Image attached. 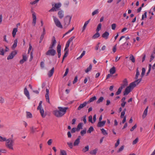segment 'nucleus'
Returning <instances> with one entry per match:
<instances>
[{
    "mask_svg": "<svg viewBox=\"0 0 155 155\" xmlns=\"http://www.w3.org/2000/svg\"><path fill=\"white\" fill-rule=\"evenodd\" d=\"M141 81V78L136 80L130 83L129 86L128 85V82L127 78L124 79L122 81V83L120 87H135L137 86Z\"/></svg>",
    "mask_w": 155,
    "mask_h": 155,
    "instance_id": "obj_1",
    "label": "nucleus"
},
{
    "mask_svg": "<svg viewBox=\"0 0 155 155\" xmlns=\"http://www.w3.org/2000/svg\"><path fill=\"white\" fill-rule=\"evenodd\" d=\"M6 147L10 149H13V145L14 141L11 138H9L6 140Z\"/></svg>",
    "mask_w": 155,
    "mask_h": 155,
    "instance_id": "obj_2",
    "label": "nucleus"
},
{
    "mask_svg": "<svg viewBox=\"0 0 155 155\" xmlns=\"http://www.w3.org/2000/svg\"><path fill=\"white\" fill-rule=\"evenodd\" d=\"M72 16L69 15L66 16L64 18V28H66L69 25Z\"/></svg>",
    "mask_w": 155,
    "mask_h": 155,
    "instance_id": "obj_3",
    "label": "nucleus"
},
{
    "mask_svg": "<svg viewBox=\"0 0 155 155\" xmlns=\"http://www.w3.org/2000/svg\"><path fill=\"white\" fill-rule=\"evenodd\" d=\"M61 5L60 3H55L54 5V7L50 9L49 11V12L56 11L61 6Z\"/></svg>",
    "mask_w": 155,
    "mask_h": 155,
    "instance_id": "obj_4",
    "label": "nucleus"
},
{
    "mask_svg": "<svg viewBox=\"0 0 155 155\" xmlns=\"http://www.w3.org/2000/svg\"><path fill=\"white\" fill-rule=\"evenodd\" d=\"M56 54V51L54 49H49L46 53V55L53 56Z\"/></svg>",
    "mask_w": 155,
    "mask_h": 155,
    "instance_id": "obj_5",
    "label": "nucleus"
},
{
    "mask_svg": "<svg viewBox=\"0 0 155 155\" xmlns=\"http://www.w3.org/2000/svg\"><path fill=\"white\" fill-rule=\"evenodd\" d=\"M53 17L56 26L59 28H62V26L58 19L54 16H53Z\"/></svg>",
    "mask_w": 155,
    "mask_h": 155,
    "instance_id": "obj_6",
    "label": "nucleus"
},
{
    "mask_svg": "<svg viewBox=\"0 0 155 155\" xmlns=\"http://www.w3.org/2000/svg\"><path fill=\"white\" fill-rule=\"evenodd\" d=\"M58 109L59 110V111H61V113L62 114V116L66 113L67 110L68 109V107H58Z\"/></svg>",
    "mask_w": 155,
    "mask_h": 155,
    "instance_id": "obj_7",
    "label": "nucleus"
},
{
    "mask_svg": "<svg viewBox=\"0 0 155 155\" xmlns=\"http://www.w3.org/2000/svg\"><path fill=\"white\" fill-rule=\"evenodd\" d=\"M31 12L32 13V18H33V21L32 24L34 25V26H35L36 22V14L33 11V8H31Z\"/></svg>",
    "mask_w": 155,
    "mask_h": 155,
    "instance_id": "obj_8",
    "label": "nucleus"
},
{
    "mask_svg": "<svg viewBox=\"0 0 155 155\" xmlns=\"http://www.w3.org/2000/svg\"><path fill=\"white\" fill-rule=\"evenodd\" d=\"M56 43L55 38L54 36H53L52 40V43L49 47V49H53V48L54 47Z\"/></svg>",
    "mask_w": 155,
    "mask_h": 155,
    "instance_id": "obj_9",
    "label": "nucleus"
},
{
    "mask_svg": "<svg viewBox=\"0 0 155 155\" xmlns=\"http://www.w3.org/2000/svg\"><path fill=\"white\" fill-rule=\"evenodd\" d=\"M61 113V111H59V110H55L54 111L53 114L54 115L58 117H61L62 116V114Z\"/></svg>",
    "mask_w": 155,
    "mask_h": 155,
    "instance_id": "obj_10",
    "label": "nucleus"
},
{
    "mask_svg": "<svg viewBox=\"0 0 155 155\" xmlns=\"http://www.w3.org/2000/svg\"><path fill=\"white\" fill-rule=\"evenodd\" d=\"M57 51L58 53V57L60 58L61 56V46L60 44H58L57 47Z\"/></svg>",
    "mask_w": 155,
    "mask_h": 155,
    "instance_id": "obj_11",
    "label": "nucleus"
},
{
    "mask_svg": "<svg viewBox=\"0 0 155 155\" xmlns=\"http://www.w3.org/2000/svg\"><path fill=\"white\" fill-rule=\"evenodd\" d=\"M46 94H45V97L46 101L49 104L50 103L49 98V89L47 88L46 90Z\"/></svg>",
    "mask_w": 155,
    "mask_h": 155,
    "instance_id": "obj_12",
    "label": "nucleus"
},
{
    "mask_svg": "<svg viewBox=\"0 0 155 155\" xmlns=\"http://www.w3.org/2000/svg\"><path fill=\"white\" fill-rule=\"evenodd\" d=\"M133 88H126V89L124 92V95H127Z\"/></svg>",
    "mask_w": 155,
    "mask_h": 155,
    "instance_id": "obj_13",
    "label": "nucleus"
},
{
    "mask_svg": "<svg viewBox=\"0 0 155 155\" xmlns=\"http://www.w3.org/2000/svg\"><path fill=\"white\" fill-rule=\"evenodd\" d=\"M87 104V102H85L81 104L78 108L77 110H80L81 109L86 106Z\"/></svg>",
    "mask_w": 155,
    "mask_h": 155,
    "instance_id": "obj_14",
    "label": "nucleus"
},
{
    "mask_svg": "<svg viewBox=\"0 0 155 155\" xmlns=\"http://www.w3.org/2000/svg\"><path fill=\"white\" fill-rule=\"evenodd\" d=\"M24 94L25 96L27 97L28 99H30L29 93L28 91V90L26 88H25L24 89Z\"/></svg>",
    "mask_w": 155,
    "mask_h": 155,
    "instance_id": "obj_15",
    "label": "nucleus"
},
{
    "mask_svg": "<svg viewBox=\"0 0 155 155\" xmlns=\"http://www.w3.org/2000/svg\"><path fill=\"white\" fill-rule=\"evenodd\" d=\"M106 122V120L103 121H99L97 124V127H103L105 125Z\"/></svg>",
    "mask_w": 155,
    "mask_h": 155,
    "instance_id": "obj_16",
    "label": "nucleus"
},
{
    "mask_svg": "<svg viewBox=\"0 0 155 155\" xmlns=\"http://www.w3.org/2000/svg\"><path fill=\"white\" fill-rule=\"evenodd\" d=\"M109 34V32L107 31L105 32L102 35V37L107 39L108 38Z\"/></svg>",
    "mask_w": 155,
    "mask_h": 155,
    "instance_id": "obj_17",
    "label": "nucleus"
},
{
    "mask_svg": "<svg viewBox=\"0 0 155 155\" xmlns=\"http://www.w3.org/2000/svg\"><path fill=\"white\" fill-rule=\"evenodd\" d=\"M148 108V107L147 106L144 110L142 115V118L143 119L147 115Z\"/></svg>",
    "mask_w": 155,
    "mask_h": 155,
    "instance_id": "obj_18",
    "label": "nucleus"
},
{
    "mask_svg": "<svg viewBox=\"0 0 155 155\" xmlns=\"http://www.w3.org/2000/svg\"><path fill=\"white\" fill-rule=\"evenodd\" d=\"M54 68L53 67L51 69V70L49 71V72H48V76L49 77H51L52 76V75L53 74V73L54 72Z\"/></svg>",
    "mask_w": 155,
    "mask_h": 155,
    "instance_id": "obj_19",
    "label": "nucleus"
},
{
    "mask_svg": "<svg viewBox=\"0 0 155 155\" xmlns=\"http://www.w3.org/2000/svg\"><path fill=\"white\" fill-rule=\"evenodd\" d=\"M116 68L114 66H113L110 70V74H113L115 73V72H116Z\"/></svg>",
    "mask_w": 155,
    "mask_h": 155,
    "instance_id": "obj_20",
    "label": "nucleus"
},
{
    "mask_svg": "<svg viewBox=\"0 0 155 155\" xmlns=\"http://www.w3.org/2000/svg\"><path fill=\"white\" fill-rule=\"evenodd\" d=\"M41 115L42 117H45L46 115L44 114V111L42 107H41L39 109Z\"/></svg>",
    "mask_w": 155,
    "mask_h": 155,
    "instance_id": "obj_21",
    "label": "nucleus"
},
{
    "mask_svg": "<svg viewBox=\"0 0 155 155\" xmlns=\"http://www.w3.org/2000/svg\"><path fill=\"white\" fill-rule=\"evenodd\" d=\"M18 41L17 39H15L14 42V44L12 47V48L13 49H14L17 47Z\"/></svg>",
    "mask_w": 155,
    "mask_h": 155,
    "instance_id": "obj_22",
    "label": "nucleus"
},
{
    "mask_svg": "<svg viewBox=\"0 0 155 155\" xmlns=\"http://www.w3.org/2000/svg\"><path fill=\"white\" fill-rule=\"evenodd\" d=\"M58 15L59 18L60 19H62L64 17L63 12L62 10H61L59 11L58 12Z\"/></svg>",
    "mask_w": 155,
    "mask_h": 155,
    "instance_id": "obj_23",
    "label": "nucleus"
},
{
    "mask_svg": "<svg viewBox=\"0 0 155 155\" xmlns=\"http://www.w3.org/2000/svg\"><path fill=\"white\" fill-rule=\"evenodd\" d=\"M82 124H83L81 123H79L77 126V128L76 129V131H79L80 129H82Z\"/></svg>",
    "mask_w": 155,
    "mask_h": 155,
    "instance_id": "obj_24",
    "label": "nucleus"
},
{
    "mask_svg": "<svg viewBox=\"0 0 155 155\" xmlns=\"http://www.w3.org/2000/svg\"><path fill=\"white\" fill-rule=\"evenodd\" d=\"M90 21V19H89L88 21H86V22H85V23L84 25L82 28V32H83L84 31V30L85 29V28H86L87 25L89 23Z\"/></svg>",
    "mask_w": 155,
    "mask_h": 155,
    "instance_id": "obj_25",
    "label": "nucleus"
},
{
    "mask_svg": "<svg viewBox=\"0 0 155 155\" xmlns=\"http://www.w3.org/2000/svg\"><path fill=\"white\" fill-rule=\"evenodd\" d=\"M140 75V73L138 70V67H137L136 69V74L135 77L136 80L138 79V77Z\"/></svg>",
    "mask_w": 155,
    "mask_h": 155,
    "instance_id": "obj_26",
    "label": "nucleus"
},
{
    "mask_svg": "<svg viewBox=\"0 0 155 155\" xmlns=\"http://www.w3.org/2000/svg\"><path fill=\"white\" fill-rule=\"evenodd\" d=\"M96 97L95 96L91 98H90L89 100L87 102L88 104L89 103L91 102H92L96 100Z\"/></svg>",
    "mask_w": 155,
    "mask_h": 155,
    "instance_id": "obj_27",
    "label": "nucleus"
},
{
    "mask_svg": "<svg viewBox=\"0 0 155 155\" xmlns=\"http://www.w3.org/2000/svg\"><path fill=\"white\" fill-rule=\"evenodd\" d=\"M18 31L17 28H15L12 31V34L13 37H15Z\"/></svg>",
    "mask_w": 155,
    "mask_h": 155,
    "instance_id": "obj_28",
    "label": "nucleus"
},
{
    "mask_svg": "<svg viewBox=\"0 0 155 155\" xmlns=\"http://www.w3.org/2000/svg\"><path fill=\"white\" fill-rule=\"evenodd\" d=\"M89 150V147L88 145H87L84 148H83L82 150V151L84 152H86L87 151Z\"/></svg>",
    "mask_w": 155,
    "mask_h": 155,
    "instance_id": "obj_29",
    "label": "nucleus"
},
{
    "mask_svg": "<svg viewBox=\"0 0 155 155\" xmlns=\"http://www.w3.org/2000/svg\"><path fill=\"white\" fill-rule=\"evenodd\" d=\"M100 36V33L97 32L92 37V39H95L96 38L99 37Z\"/></svg>",
    "mask_w": 155,
    "mask_h": 155,
    "instance_id": "obj_30",
    "label": "nucleus"
},
{
    "mask_svg": "<svg viewBox=\"0 0 155 155\" xmlns=\"http://www.w3.org/2000/svg\"><path fill=\"white\" fill-rule=\"evenodd\" d=\"M97 148H95L94 150L91 151L90 152V153L92 155H95L97 153Z\"/></svg>",
    "mask_w": 155,
    "mask_h": 155,
    "instance_id": "obj_31",
    "label": "nucleus"
},
{
    "mask_svg": "<svg viewBox=\"0 0 155 155\" xmlns=\"http://www.w3.org/2000/svg\"><path fill=\"white\" fill-rule=\"evenodd\" d=\"M92 68V66L91 64H90L89 67L85 70V72L86 73L88 72L89 71H90L91 70Z\"/></svg>",
    "mask_w": 155,
    "mask_h": 155,
    "instance_id": "obj_32",
    "label": "nucleus"
},
{
    "mask_svg": "<svg viewBox=\"0 0 155 155\" xmlns=\"http://www.w3.org/2000/svg\"><path fill=\"white\" fill-rule=\"evenodd\" d=\"M142 73H141V79L144 76V75L145 74V71H146L145 69L144 68H142Z\"/></svg>",
    "mask_w": 155,
    "mask_h": 155,
    "instance_id": "obj_33",
    "label": "nucleus"
},
{
    "mask_svg": "<svg viewBox=\"0 0 155 155\" xmlns=\"http://www.w3.org/2000/svg\"><path fill=\"white\" fill-rule=\"evenodd\" d=\"M102 26V25L101 23H99L98 25H97V28L96 29V31L97 32H98V31L101 29V27Z\"/></svg>",
    "mask_w": 155,
    "mask_h": 155,
    "instance_id": "obj_34",
    "label": "nucleus"
},
{
    "mask_svg": "<svg viewBox=\"0 0 155 155\" xmlns=\"http://www.w3.org/2000/svg\"><path fill=\"white\" fill-rule=\"evenodd\" d=\"M130 59L132 61V62L134 63L135 62V58L133 55L130 54Z\"/></svg>",
    "mask_w": 155,
    "mask_h": 155,
    "instance_id": "obj_35",
    "label": "nucleus"
},
{
    "mask_svg": "<svg viewBox=\"0 0 155 155\" xmlns=\"http://www.w3.org/2000/svg\"><path fill=\"white\" fill-rule=\"evenodd\" d=\"M94 130V129L92 126H91L89 128L87 132L88 133H91Z\"/></svg>",
    "mask_w": 155,
    "mask_h": 155,
    "instance_id": "obj_36",
    "label": "nucleus"
},
{
    "mask_svg": "<svg viewBox=\"0 0 155 155\" xmlns=\"http://www.w3.org/2000/svg\"><path fill=\"white\" fill-rule=\"evenodd\" d=\"M80 142V140L76 139L73 145L74 146H78Z\"/></svg>",
    "mask_w": 155,
    "mask_h": 155,
    "instance_id": "obj_37",
    "label": "nucleus"
},
{
    "mask_svg": "<svg viewBox=\"0 0 155 155\" xmlns=\"http://www.w3.org/2000/svg\"><path fill=\"white\" fill-rule=\"evenodd\" d=\"M26 113V117L27 118H31L32 117V114L30 112H27Z\"/></svg>",
    "mask_w": 155,
    "mask_h": 155,
    "instance_id": "obj_38",
    "label": "nucleus"
},
{
    "mask_svg": "<svg viewBox=\"0 0 155 155\" xmlns=\"http://www.w3.org/2000/svg\"><path fill=\"white\" fill-rule=\"evenodd\" d=\"M102 133L104 135H106L108 134V133L106 130L104 128H102L101 129Z\"/></svg>",
    "mask_w": 155,
    "mask_h": 155,
    "instance_id": "obj_39",
    "label": "nucleus"
},
{
    "mask_svg": "<svg viewBox=\"0 0 155 155\" xmlns=\"http://www.w3.org/2000/svg\"><path fill=\"white\" fill-rule=\"evenodd\" d=\"M104 99V97H101L100 98L98 99L97 102V104H99L100 102H102Z\"/></svg>",
    "mask_w": 155,
    "mask_h": 155,
    "instance_id": "obj_40",
    "label": "nucleus"
},
{
    "mask_svg": "<svg viewBox=\"0 0 155 155\" xmlns=\"http://www.w3.org/2000/svg\"><path fill=\"white\" fill-rule=\"evenodd\" d=\"M123 88H119L117 91V92L116 94L117 95L119 94L121 92Z\"/></svg>",
    "mask_w": 155,
    "mask_h": 155,
    "instance_id": "obj_41",
    "label": "nucleus"
},
{
    "mask_svg": "<svg viewBox=\"0 0 155 155\" xmlns=\"http://www.w3.org/2000/svg\"><path fill=\"white\" fill-rule=\"evenodd\" d=\"M67 144L70 148L72 149L73 148V145L72 142H68L67 143Z\"/></svg>",
    "mask_w": 155,
    "mask_h": 155,
    "instance_id": "obj_42",
    "label": "nucleus"
},
{
    "mask_svg": "<svg viewBox=\"0 0 155 155\" xmlns=\"http://www.w3.org/2000/svg\"><path fill=\"white\" fill-rule=\"evenodd\" d=\"M60 155H67L66 152L64 150H61L60 151Z\"/></svg>",
    "mask_w": 155,
    "mask_h": 155,
    "instance_id": "obj_43",
    "label": "nucleus"
},
{
    "mask_svg": "<svg viewBox=\"0 0 155 155\" xmlns=\"http://www.w3.org/2000/svg\"><path fill=\"white\" fill-rule=\"evenodd\" d=\"M85 51H83L82 53L81 54L80 56H79V57L78 58H77V59H79L81 58L85 54Z\"/></svg>",
    "mask_w": 155,
    "mask_h": 155,
    "instance_id": "obj_44",
    "label": "nucleus"
},
{
    "mask_svg": "<svg viewBox=\"0 0 155 155\" xmlns=\"http://www.w3.org/2000/svg\"><path fill=\"white\" fill-rule=\"evenodd\" d=\"M85 51H83L82 53L81 54L80 56H79V57L78 58H77V59H79L81 58L85 54Z\"/></svg>",
    "mask_w": 155,
    "mask_h": 155,
    "instance_id": "obj_45",
    "label": "nucleus"
},
{
    "mask_svg": "<svg viewBox=\"0 0 155 155\" xmlns=\"http://www.w3.org/2000/svg\"><path fill=\"white\" fill-rule=\"evenodd\" d=\"M70 43L69 42L67 41V43L66 44L65 48H64V51H65L66 50H67V49H68V48L69 47V46Z\"/></svg>",
    "mask_w": 155,
    "mask_h": 155,
    "instance_id": "obj_46",
    "label": "nucleus"
},
{
    "mask_svg": "<svg viewBox=\"0 0 155 155\" xmlns=\"http://www.w3.org/2000/svg\"><path fill=\"white\" fill-rule=\"evenodd\" d=\"M6 138L5 137H2L0 136V141L3 142L6 140Z\"/></svg>",
    "mask_w": 155,
    "mask_h": 155,
    "instance_id": "obj_47",
    "label": "nucleus"
},
{
    "mask_svg": "<svg viewBox=\"0 0 155 155\" xmlns=\"http://www.w3.org/2000/svg\"><path fill=\"white\" fill-rule=\"evenodd\" d=\"M14 57V55H12V54H10L7 57L8 60L12 59Z\"/></svg>",
    "mask_w": 155,
    "mask_h": 155,
    "instance_id": "obj_48",
    "label": "nucleus"
},
{
    "mask_svg": "<svg viewBox=\"0 0 155 155\" xmlns=\"http://www.w3.org/2000/svg\"><path fill=\"white\" fill-rule=\"evenodd\" d=\"M124 145L122 146L118 149L117 151V153H119L122 151L124 149Z\"/></svg>",
    "mask_w": 155,
    "mask_h": 155,
    "instance_id": "obj_49",
    "label": "nucleus"
},
{
    "mask_svg": "<svg viewBox=\"0 0 155 155\" xmlns=\"http://www.w3.org/2000/svg\"><path fill=\"white\" fill-rule=\"evenodd\" d=\"M0 55L3 56L4 55V50L3 48L0 49Z\"/></svg>",
    "mask_w": 155,
    "mask_h": 155,
    "instance_id": "obj_50",
    "label": "nucleus"
},
{
    "mask_svg": "<svg viewBox=\"0 0 155 155\" xmlns=\"http://www.w3.org/2000/svg\"><path fill=\"white\" fill-rule=\"evenodd\" d=\"M98 12V9H96L92 12V15L93 16H94L96 14H97Z\"/></svg>",
    "mask_w": 155,
    "mask_h": 155,
    "instance_id": "obj_51",
    "label": "nucleus"
},
{
    "mask_svg": "<svg viewBox=\"0 0 155 155\" xmlns=\"http://www.w3.org/2000/svg\"><path fill=\"white\" fill-rule=\"evenodd\" d=\"M86 130H82L81 132V134L82 136H83L84 134H85L86 133Z\"/></svg>",
    "mask_w": 155,
    "mask_h": 155,
    "instance_id": "obj_52",
    "label": "nucleus"
},
{
    "mask_svg": "<svg viewBox=\"0 0 155 155\" xmlns=\"http://www.w3.org/2000/svg\"><path fill=\"white\" fill-rule=\"evenodd\" d=\"M65 52L63 56V57L64 58H65L66 57L68 54V50H66L65 51Z\"/></svg>",
    "mask_w": 155,
    "mask_h": 155,
    "instance_id": "obj_53",
    "label": "nucleus"
},
{
    "mask_svg": "<svg viewBox=\"0 0 155 155\" xmlns=\"http://www.w3.org/2000/svg\"><path fill=\"white\" fill-rule=\"evenodd\" d=\"M17 51L16 50L14 51L11 52V54H12V55H14V57L17 54Z\"/></svg>",
    "mask_w": 155,
    "mask_h": 155,
    "instance_id": "obj_54",
    "label": "nucleus"
},
{
    "mask_svg": "<svg viewBox=\"0 0 155 155\" xmlns=\"http://www.w3.org/2000/svg\"><path fill=\"white\" fill-rule=\"evenodd\" d=\"M138 140V138H136L133 142L132 144H136L137 143Z\"/></svg>",
    "mask_w": 155,
    "mask_h": 155,
    "instance_id": "obj_55",
    "label": "nucleus"
},
{
    "mask_svg": "<svg viewBox=\"0 0 155 155\" xmlns=\"http://www.w3.org/2000/svg\"><path fill=\"white\" fill-rule=\"evenodd\" d=\"M116 25L115 23L111 25V28L113 30H114L116 28Z\"/></svg>",
    "mask_w": 155,
    "mask_h": 155,
    "instance_id": "obj_56",
    "label": "nucleus"
},
{
    "mask_svg": "<svg viewBox=\"0 0 155 155\" xmlns=\"http://www.w3.org/2000/svg\"><path fill=\"white\" fill-rule=\"evenodd\" d=\"M137 127V125L136 124L134 126L130 129V131H133Z\"/></svg>",
    "mask_w": 155,
    "mask_h": 155,
    "instance_id": "obj_57",
    "label": "nucleus"
},
{
    "mask_svg": "<svg viewBox=\"0 0 155 155\" xmlns=\"http://www.w3.org/2000/svg\"><path fill=\"white\" fill-rule=\"evenodd\" d=\"M88 120L89 122H91L92 123H93V122L92 121V116L90 115L89 117Z\"/></svg>",
    "mask_w": 155,
    "mask_h": 155,
    "instance_id": "obj_58",
    "label": "nucleus"
},
{
    "mask_svg": "<svg viewBox=\"0 0 155 155\" xmlns=\"http://www.w3.org/2000/svg\"><path fill=\"white\" fill-rule=\"evenodd\" d=\"M120 143V140L119 139H118L117 140V142L115 143V147H117L119 145Z\"/></svg>",
    "mask_w": 155,
    "mask_h": 155,
    "instance_id": "obj_59",
    "label": "nucleus"
},
{
    "mask_svg": "<svg viewBox=\"0 0 155 155\" xmlns=\"http://www.w3.org/2000/svg\"><path fill=\"white\" fill-rule=\"evenodd\" d=\"M78 77L77 76H76L75 77L74 79L73 82V84H74V83H76L77 82V81H78Z\"/></svg>",
    "mask_w": 155,
    "mask_h": 155,
    "instance_id": "obj_60",
    "label": "nucleus"
},
{
    "mask_svg": "<svg viewBox=\"0 0 155 155\" xmlns=\"http://www.w3.org/2000/svg\"><path fill=\"white\" fill-rule=\"evenodd\" d=\"M69 71V69L68 68H67L66 69V71L65 72V73L64 75V77L66 76L67 74H68Z\"/></svg>",
    "mask_w": 155,
    "mask_h": 155,
    "instance_id": "obj_61",
    "label": "nucleus"
},
{
    "mask_svg": "<svg viewBox=\"0 0 155 155\" xmlns=\"http://www.w3.org/2000/svg\"><path fill=\"white\" fill-rule=\"evenodd\" d=\"M52 140L51 139H49L47 142V143L48 145H51L52 143Z\"/></svg>",
    "mask_w": 155,
    "mask_h": 155,
    "instance_id": "obj_62",
    "label": "nucleus"
},
{
    "mask_svg": "<svg viewBox=\"0 0 155 155\" xmlns=\"http://www.w3.org/2000/svg\"><path fill=\"white\" fill-rule=\"evenodd\" d=\"M75 38V37L74 36H72L69 39L68 41L70 43V42L73 41V39L74 38Z\"/></svg>",
    "mask_w": 155,
    "mask_h": 155,
    "instance_id": "obj_63",
    "label": "nucleus"
},
{
    "mask_svg": "<svg viewBox=\"0 0 155 155\" xmlns=\"http://www.w3.org/2000/svg\"><path fill=\"white\" fill-rule=\"evenodd\" d=\"M154 56H153V54H152L150 56V62H151L152 60L154 58Z\"/></svg>",
    "mask_w": 155,
    "mask_h": 155,
    "instance_id": "obj_64",
    "label": "nucleus"
}]
</instances>
